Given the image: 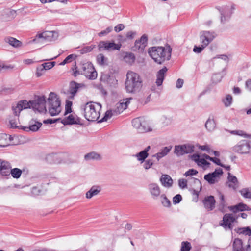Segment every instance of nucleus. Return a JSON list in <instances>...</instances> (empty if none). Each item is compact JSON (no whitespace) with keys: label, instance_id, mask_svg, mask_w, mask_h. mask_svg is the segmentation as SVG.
<instances>
[{"label":"nucleus","instance_id":"nucleus-13","mask_svg":"<svg viewBox=\"0 0 251 251\" xmlns=\"http://www.w3.org/2000/svg\"><path fill=\"white\" fill-rule=\"evenodd\" d=\"M249 142L245 140H242L233 148V150L239 153L246 154L248 153L250 149Z\"/></svg>","mask_w":251,"mask_h":251},{"label":"nucleus","instance_id":"nucleus-35","mask_svg":"<svg viewBox=\"0 0 251 251\" xmlns=\"http://www.w3.org/2000/svg\"><path fill=\"white\" fill-rule=\"evenodd\" d=\"M220 201L218 205V209L223 213L226 211V204L224 200V196L221 193H219Z\"/></svg>","mask_w":251,"mask_h":251},{"label":"nucleus","instance_id":"nucleus-10","mask_svg":"<svg viewBox=\"0 0 251 251\" xmlns=\"http://www.w3.org/2000/svg\"><path fill=\"white\" fill-rule=\"evenodd\" d=\"M194 151V146L189 144L175 146L174 153L177 156L191 153Z\"/></svg>","mask_w":251,"mask_h":251},{"label":"nucleus","instance_id":"nucleus-58","mask_svg":"<svg viewBox=\"0 0 251 251\" xmlns=\"http://www.w3.org/2000/svg\"><path fill=\"white\" fill-rule=\"evenodd\" d=\"M182 200V197L180 194H177L173 198V202L174 204L179 203Z\"/></svg>","mask_w":251,"mask_h":251},{"label":"nucleus","instance_id":"nucleus-7","mask_svg":"<svg viewBox=\"0 0 251 251\" xmlns=\"http://www.w3.org/2000/svg\"><path fill=\"white\" fill-rule=\"evenodd\" d=\"M132 124L139 133H145L152 131V128L144 118H135L132 120Z\"/></svg>","mask_w":251,"mask_h":251},{"label":"nucleus","instance_id":"nucleus-41","mask_svg":"<svg viewBox=\"0 0 251 251\" xmlns=\"http://www.w3.org/2000/svg\"><path fill=\"white\" fill-rule=\"evenodd\" d=\"M233 101L232 97L231 95H226L225 97L223 98L222 101L226 107H228L231 106Z\"/></svg>","mask_w":251,"mask_h":251},{"label":"nucleus","instance_id":"nucleus-39","mask_svg":"<svg viewBox=\"0 0 251 251\" xmlns=\"http://www.w3.org/2000/svg\"><path fill=\"white\" fill-rule=\"evenodd\" d=\"M133 156L137 158L138 161L141 162V163H143L145 161V159L148 157L149 153H146V151H142Z\"/></svg>","mask_w":251,"mask_h":251},{"label":"nucleus","instance_id":"nucleus-26","mask_svg":"<svg viewBox=\"0 0 251 251\" xmlns=\"http://www.w3.org/2000/svg\"><path fill=\"white\" fill-rule=\"evenodd\" d=\"M7 163L9 164V169H8V174L6 175H2V176H9L10 174L14 178H19L21 176L22 173V170L19 168H14L11 169V166L10 163L7 161Z\"/></svg>","mask_w":251,"mask_h":251},{"label":"nucleus","instance_id":"nucleus-17","mask_svg":"<svg viewBox=\"0 0 251 251\" xmlns=\"http://www.w3.org/2000/svg\"><path fill=\"white\" fill-rule=\"evenodd\" d=\"M215 35L213 33L209 31H202L200 33V40L201 44L204 46H207L213 40Z\"/></svg>","mask_w":251,"mask_h":251},{"label":"nucleus","instance_id":"nucleus-4","mask_svg":"<svg viewBox=\"0 0 251 251\" xmlns=\"http://www.w3.org/2000/svg\"><path fill=\"white\" fill-rule=\"evenodd\" d=\"M48 110L51 116L58 115L61 111V102L59 97L54 93L51 92L48 98Z\"/></svg>","mask_w":251,"mask_h":251},{"label":"nucleus","instance_id":"nucleus-57","mask_svg":"<svg viewBox=\"0 0 251 251\" xmlns=\"http://www.w3.org/2000/svg\"><path fill=\"white\" fill-rule=\"evenodd\" d=\"M198 171L194 169H189L188 171H186L185 174H184V175L186 176H193V175H195L196 174H198Z\"/></svg>","mask_w":251,"mask_h":251},{"label":"nucleus","instance_id":"nucleus-42","mask_svg":"<svg viewBox=\"0 0 251 251\" xmlns=\"http://www.w3.org/2000/svg\"><path fill=\"white\" fill-rule=\"evenodd\" d=\"M240 193L244 198L251 199V188L242 189Z\"/></svg>","mask_w":251,"mask_h":251},{"label":"nucleus","instance_id":"nucleus-8","mask_svg":"<svg viewBox=\"0 0 251 251\" xmlns=\"http://www.w3.org/2000/svg\"><path fill=\"white\" fill-rule=\"evenodd\" d=\"M80 71L81 74L89 79L94 80L97 77V73L93 64L90 62L83 64Z\"/></svg>","mask_w":251,"mask_h":251},{"label":"nucleus","instance_id":"nucleus-36","mask_svg":"<svg viewBox=\"0 0 251 251\" xmlns=\"http://www.w3.org/2000/svg\"><path fill=\"white\" fill-rule=\"evenodd\" d=\"M230 211H232V212L236 213L239 211H243L245 210H247L248 206L242 203H240L238 205H236L235 206H230L228 207Z\"/></svg>","mask_w":251,"mask_h":251},{"label":"nucleus","instance_id":"nucleus-49","mask_svg":"<svg viewBox=\"0 0 251 251\" xmlns=\"http://www.w3.org/2000/svg\"><path fill=\"white\" fill-rule=\"evenodd\" d=\"M46 71V70L43 68V67L41 65L40 66H38L36 68V74H35L36 76L37 77H39L45 74Z\"/></svg>","mask_w":251,"mask_h":251},{"label":"nucleus","instance_id":"nucleus-63","mask_svg":"<svg viewBox=\"0 0 251 251\" xmlns=\"http://www.w3.org/2000/svg\"><path fill=\"white\" fill-rule=\"evenodd\" d=\"M199 149H201V150L206 151L208 153H210V149H209V147L207 145H204V146L200 145L199 146Z\"/></svg>","mask_w":251,"mask_h":251},{"label":"nucleus","instance_id":"nucleus-45","mask_svg":"<svg viewBox=\"0 0 251 251\" xmlns=\"http://www.w3.org/2000/svg\"><path fill=\"white\" fill-rule=\"evenodd\" d=\"M227 131L232 135H238L244 137L247 136V134L244 131L241 130H227Z\"/></svg>","mask_w":251,"mask_h":251},{"label":"nucleus","instance_id":"nucleus-23","mask_svg":"<svg viewBox=\"0 0 251 251\" xmlns=\"http://www.w3.org/2000/svg\"><path fill=\"white\" fill-rule=\"evenodd\" d=\"M160 181L163 186L166 188H170L172 186L173 181L170 176L163 174L160 178Z\"/></svg>","mask_w":251,"mask_h":251},{"label":"nucleus","instance_id":"nucleus-51","mask_svg":"<svg viewBox=\"0 0 251 251\" xmlns=\"http://www.w3.org/2000/svg\"><path fill=\"white\" fill-rule=\"evenodd\" d=\"M153 164V162L152 159L145 160L143 167L145 170H148L152 167Z\"/></svg>","mask_w":251,"mask_h":251},{"label":"nucleus","instance_id":"nucleus-52","mask_svg":"<svg viewBox=\"0 0 251 251\" xmlns=\"http://www.w3.org/2000/svg\"><path fill=\"white\" fill-rule=\"evenodd\" d=\"M222 78V75L219 74H215L212 76V81L214 83H217L221 81Z\"/></svg>","mask_w":251,"mask_h":251},{"label":"nucleus","instance_id":"nucleus-5","mask_svg":"<svg viewBox=\"0 0 251 251\" xmlns=\"http://www.w3.org/2000/svg\"><path fill=\"white\" fill-rule=\"evenodd\" d=\"M72 102L67 100L66 101L65 112L64 113V115L66 116V117L62 119L61 121L64 125L80 124V119L75 114H71L67 116H66L68 114L72 112Z\"/></svg>","mask_w":251,"mask_h":251},{"label":"nucleus","instance_id":"nucleus-56","mask_svg":"<svg viewBox=\"0 0 251 251\" xmlns=\"http://www.w3.org/2000/svg\"><path fill=\"white\" fill-rule=\"evenodd\" d=\"M9 123L10 124L11 127L12 128H16L18 126V125L19 124L18 118L17 119H11L9 121Z\"/></svg>","mask_w":251,"mask_h":251},{"label":"nucleus","instance_id":"nucleus-18","mask_svg":"<svg viewBox=\"0 0 251 251\" xmlns=\"http://www.w3.org/2000/svg\"><path fill=\"white\" fill-rule=\"evenodd\" d=\"M235 218L231 214H226L223 218L220 225L224 228L228 227L229 229L231 228L232 224L234 222Z\"/></svg>","mask_w":251,"mask_h":251},{"label":"nucleus","instance_id":"nucleus-15","mask_svg":"<svg viewBox=\"0 0 251 251\" xmlns=\"http://www.w3.org/2000/svg\"><path fill=\"white\" fill-rule=\"evenodd\" d=\"M30 108V104L26 100H22L17 103L13 104L12 107L13 113L16 116H18L20 112L25 109Z\"/></svg>","mask_w":251,"mask_h":251},{"label":"nucleus","instance_id":"nucleus-28","mask_svg":"<svg viewBox=\"0 0 251 251\" xmlns=\"http://www.w3.org/2000/svg\"><path fill=\"white\" fill-rule=\"evenodd\" d=\"M101 191V188L99 186H93L86 193L87 199H90L93 197L99 194Z\"/></svg>","mask_w":251,"mask_h":251},{"label":"nucleus","instance_id":"nucleus-21","mask_svg":"<svg viewBox=\"0 0 251 251\" xmlns=\"http://www.w3.org/2000/svg\"><path fill=\"white\" fill-rule=\"evenodd\" d=\"M204 207L208 210H212L215 207V200L213 196H210L205 197L203 201Z\"/></svg>","mask_w":251,"mask_h":251},{"label":"nucleus","instance_id":"nucleus-48","mask_svg":"<svg viewBox=\"0 0 251 251\" xmlns=\"http://www.w3.org/2000/svg\"><path fill=\"white\" fill-rule=\"evenodd\" d=\"M106 60L107 59L102 54H99L97 57L98 63L101 65H104L106 63Z\"/></svg>","mask_w":251,"mask_h":251},{"label":"nucleus","instance_id":"nucleus-43","mask_svg":"<svg viewBox=\"0 0 251 251\" xmlns=\"http://www.w3.org/2000/svg\"><path fill=\"white\" fill-rule=\"evenodd\" d=\"M237 232L239 234L250 236L251 235V229L249 227L239 228L238 229Z\"/></svg>","mask_w":251,"mask_h":251},{"label":"nucleus","instance_id":"nucleus-29","mask_svg":"<svg viewBox=\"0 0 251 251\" xmlns=\"http://www.w3.org/2000/svg\"><path fill=\"white\" fill-rule=\"evenodd\" d=\"M81 84L76 83L75 82H72L70 84L69 88V93L70 96L69 97L71 99H73L75 95L78 91V89L80 87Z\"/></svg>","mask_w":251,"mask_h":251},{"label":"nucleus","instance_id":"nucleus-3","mask_svg":"<svg viewBox=\"0 0 251 251\" xmlns=\"http://www.w3.org/2000/svg\"><path fill=\"white\" fill-rule=\"evenodd\" d=\"M101 105L100 103L88 102L83 107L84 116L89 121H96L100 116Z\"/></svg>","mask_w":251,"mask_h":251},{"label":"nucleus","instance_id":"nucleus-1","mask_svg":"<svg viewBox=\"0 0 251 251\" xmlns=\"http://www.w3.org/2000/svg\"><path fill=\"white\" fill-rule=\"evenodd\" d=\"M172 48L170 46L166 47L153 46L148 49L150 56L156 63L161 64L165 60H170L171 56Z\"/></svg>","mask_w":251,"mask_h":251},{"label":"nucleus","instance_id":"nucleus-61","mask_svg":"<svg viewBox=\"0 0 251 251\" xmlns=\"http://www.w3.org/2000/svg\"><path fill=\"white\" fill-rule=\"evenodd\" d=\"M135 48L137 50H143L144 49V45H142V43L138 40H136L135 42Z\"/></svg>","mask_w":251,"mask_h":251},{"label":"nucleus","instance_id":"nucleus-33","mask_svg":"<svg viewBox=\"0 0 251 251\" xmlns=\"http://www.w3.org/2000/svg\"><path fill=\"white\" fill-rule=\"evenodd\" d=\"M124 54V61L129 65H132L135 62V56L133 53L126 52Z\"/></svg>","mask_w":251,"mask_h":251},{"label":"nucleus","instance_id":"nucleus-24","mask_svg":"<svg viewBox=\"0 0 251 251\" xmlns=\"http://www.w3.org/2000/svg\"><path fill=\"white\" fill-rule=\"evenodd\" d=\"M229 187L235 190L239 186V182L236 176L228 173V181L227 182Z\"/></svg>","mask_w":251,"mask_h":251},{"label":"nucleus","instance_id":"nucleus-31","mask_svg":"<svg viewBox=\"0 0 251 251\" xmlns=\"http://www.w3.org/2000/svg\"><path fill=\"white\" fill-rule=\"evenodd\" d=\"M205 126L209 131H213L216 127V123L213 116H210L206 121Z\"/></svg>","mask_w":251,"mask_h":251},{"label":"nucleus","instance_id":"nucleus-20","mask_svg":"<svg viewBox=\"0 0 251 251\" xmlns=\"http://www.w3.org/2000/svg\"><path fill=\"white\" fill-rule=\"evenodd\" d=\"M192 159L196 162L198 165L205 169L209 167L210 163L208 162L204 158H202L198 154H194L192 156Z\"/></svg>","mask_w":251,"mask_h":251},{"label":"nucleus","instance_id":"nucleus-60","mask_svg":"<svg viewBox=\"0 0 251 251\" xmlns=\"http://www.w3.org/2000/svg\"><path fill=\"white\" fill-rule=\"evenodd\" d=\"M139 41L140 43H142V45H144V48L146 46L147 41H148V37L146 34L143 35L140 38Z\"/></svg>","mask_w":251,"mask_h":251},{"label":"nucleus","instance_id":"nucleus-14","mask_svg":"<svg viewBox=\"0 0 251 251\" xmlns=\"http://www.w3.org/2000/svg\"><path fill=\"white\" fill-rule=\"evenodd\" d=\"M98 46L100 50H104L108 51H112L115 50H119L121 47V45L106 41L100 42Z\"/></svg>","mask_w":251,"mask_h":251},{"label":"nucleus","instance_id":"nucleus-64","mask_svg":"<svg viewBox=\"0 0 251 251\" xmlns=\"http://www.w3.org/2000/svg\"><path fill=\"white\" fill-rule=\"evenodd\" d=\"M33 195H38L40 193V190L37 187H33L31 190Z\"/></svg>","mask_w":251,"mask_h":251},{"label":"nucleus","instance_id":"nucleus-19","mask_svg":"<svg viewBox=\"0 0 251 251\" xmlns=\"http://www.w3.org/2000/svg\"><path fill=\"white\" fill-rule=\"evenodd\" d=\"M220 11L221 15V21L222 23H224L228 20L232 13L231 8L228 6L222 7Z\"/></svg>","mask_w":251,"mask_h":251},{"label":"nucleus","instance_id":"nucleus-46","mask_svg":"<svg viewBox=\"0 0 251 251\" xmlns=\"http://www.w3.org/2000/svg\"><path fill=\"white\" fill-rule=\"evenodd\" d=\"M76 57V56L74 54H70L68 55L61 63H60V65H64L65 64L72 62Z\"/></svg>","mask_w":251,"mask_h":251},{"label":"nucleus","instance_id":"nucleus-32","mask_svg":"<svg viewBox=\"0 0 251 251\" xmlns=\"http://www.w3.org/2000/svg\"><path fill=\"white\" fill-rule=\"evenodd\" d=\"M172 149L171 146L165 147L163 148L159 152L153 155V157H156L158 160L163 157L166 156L171 151Z\"/></svg>","mask_w":251,"mask_h":251},{"label":"nucleus","instance_id":"nucleus-54","mask_svg":"<svg viewBox=\"0 0 251 251\" xmlns=\"http://www.w3.org/2000/svg\"><path fill=\"white\" fill-rule=\"evenodd\" d=\"M205 47L206 46H203L202 44H201V46H195L193 48V51L197 53H201Z\"/></svg>","mask_w":251,"mask_h":251},{"label":"nucleus","instance_id":"nucleus-55","mask_svg":"<svg viewBox=\"0 0 251 251\" xmlns=\"http://www.w3.org/2000/svg\"><path fill=\"white\" fill-rule=\"evenodd\" d=\"M94 46H86L81 50V53L89 52L94 49Z\"/></svg>","mask_w":251,"mask_h":251},{"label":"nucleus","instance_id":"nucleus-62","mask_svg":"<svg viewBox=\"0 0 251 251\" xmlns=\"http://www.w3.org/2000/svg\"><path fill=\"white\" fill-rule=\"evenodd\" d=\"M125 28V26L123 24H119L114 27V30L116 32H119L123 30Z\"/></svg>","mask_w":251,"mask_h":251},{"label":"nucleus","instance_id":"nucleus-12","mask_svg":"<svg viewBox=\"0 0 251 251\" xmlns=\"http://www.w3.org/2000/svg\"><path fill=\"white\" fill-rule=\"evenodd\" d=\"M148 191L153 200L158 199L162 194L161 190L159 185L156 183H150L148 185Z\"/></svg>","mask_w":251,"mask_h":251},{"label":"nucleus","instance_id":"nucleus-2","mask_svg":"<svg viewBox=\"0 0 251 251\" xmlns=\"http://www.w3.org/2000/svg\"><path fill=\"white\" fill-rule=\"evenodd\" d=\"M125 85L127 92L136 93L142 87L143 80L142 77L138 73L132 71H128L126 75Z\"/></svg>","mask_w":251,"mask_h":251},{"label":"nucleus","instance_id":"nucleus-50","mask_svg":"<svg viewBox=\"0 0 251 251\" xmlns=\"http://www.w3.org/2000/svg\"><path fill=\"white\" fill-rule=\"evenodd\" d=\"M55 65V62H49L41 64L42 66L46 70L51 69Z\"/></svg>","mask_w":251,"mask_h":251},{"label":"nucleus","instance_id":"nucleus-38","mask_svg":"<svg viewBox=\"0 0 251 251\" xmlns=\"http://www.w3.org/2000/svg\"><path fill=\"white\" fill-rule=\"evenodd\" d=\"M5 41L6 42L9 43L10 45H12L15 47H19L22 44L20 41L11 37L6 38L5 39Z\"/></svg>","mask_w":251,"mask_h":251},{"label":"nucleus","instance_id":"nucleus-27","mask_svg":"<svg viewBox=\"0 0 251 251\" xmlns=\"http://www.w3.org/2000/svg\"><path fill=\"white\" fill-rule=\"evenodd\" d=\"M167 71V68L164 67L157 72L156 84L158 86L162 85L165 77V74Z\"/></svg>","mask_w":251,"mask_h":251},{"label":"nucleus","instance_id":"nucleus-22","mask_svg":"<svg viewBox=\"0 0 251 251\" xmlns=\"http://www.w3.org/2000/svg\"><path fill=\"white\" fill-rule=\"evenodd\" d=\"M42 125V124L41 122L32 119L29 122V126L28 127H25L24 130L26 131L28 130L33 132L37 131L41 126Z\"/></svg>","mask_w":251,"mask_h":251},{"label":"nucleus","instance_id":"nucleus-25","mask_svg":"<svg viewBox=\"0 0 251 251\" xmlns=\"http://www.w3.org/2000/svg\"><path fill=\"white\" fill-rule=\"evenodd\" d=\"M15 137L6 134H0V147H4L10 145V142Z\"/></svg>","mask_w":251,"mask_h":251},{"label":"nucleus","instance_id":"nucleus-53","mask_svg":"<svg viewBox=\"0 0 251 251\" xmlns=\"http://www.w3.org/2000/svg\"><path fill=\"white\" fill-rule=\"evenodd\" d=\"M112 29H113L112 27H111V26L108 27L106 28L105 30H103L101 31V32H100V33H99L98 35L100 37L106 35L109 33L111 32Z\"/></svg>","mask_w":251,"mask_h":251},{"label":"nucleus","instance_id":"nucleus-9","mask_svg":"<svg viewBox=\"0 0 251 251\" xmlns=\"http://www.w3.org/2000/svg\"><path fill=\"white\" fill-rule=\"evenodd\" d=\"M30 108L31 107L35 111L40 113L47 111L45 106L46 100L44 96L38 97L35 100L30 101Z\"/></svg>","mask_w":251,"mask_h":251},{"label":"nucleus","instance_id":"nucleus-11","mask_svg":"<svg viewBox=\"0 0 251 251\" xmlns=\"http://www.w3.org/2000/svg\"><path fill=\"white\" fill-rule=\"evenodd\" d=\"M223 174V171L221 169H216L214 172L205 175L204 179L210 184H214L219 181L220 176Z\"/></svg>","mask_w":251,"mask_h":251},{"label":"nucleus","instance_id":"nucleus-34","mask_svg":"<svg viewBox=\"0 0 251 251\" xmlns=\"http://www.w3.org/2000/svg\"><path fill=\"white\" fill-rule=\"evenodd\" d=\"M233 251H244L243 247V242L239 238L234 240L233 243Z\"/></svg>","mask_w":251,"mask_h":251},{"label":"nucleus","instance_id":"nucleus-30","mask_svg":"<svg viewBox=\"0 0 251 251\" xmlns=\"http://www.w3.org/2000/svg\"><path fill=\"white\" fill-rule=\"evenodd\" d=\"M9 169V166L7 161L0 159V172L1 175H8Z\"/></svg>","mask_w":251,"mask_h":251},{"label":"nucleus","instance_id":"nucleus-44","mask_svg":"<svg viewBox=\"0 0 251 251\" xmlns=\"http://www.w3.org/2000/svg\"><path fill=\"white\" fill-rule=\"evenodd\" d=\"M114 110H107L103 118L99 121V122L106 121L108 119L110 118L113 115H116L114 112Z\"/></svg>","mask_w":251,"mask_h":251},{"label":"nucleus","instance_id":"nucleus-59","mask_svg":"<svg viewBox=\"0 0 251 251\" xmlns=\"http://www.w3.org/2000/svg\"><path fill=\"white\" fill-rule=\"evenodd\" d=\"M187 181L185 179H180L178 181L179 186L184 189L187 187Z\"/></svg>","mask_w":251,"mask_h":251},{"label":"nucleus","instance_id":"nucleus-47","mask_svg":"<svg viewBox=\"0 0 251 251\" xmlns=\"http://www.w3.org/2000/svg\"><path fill=\"white\" fill-rule=\"evenodd\" d=\"M191 249V244L186 241L181 243V251H189Z\"/></svg>","mask_w":251,"mask_h":251},{"label":"nucleus","instance_id":"nucleus-16","mask_svg":"<svg viewBox=\"0 0 251 251\" xmlns=\"http://www.w3.org/2000/svg\"><path fill=\"white\" fill-rule=\"evenodd\" d=\"M131 100H132V98H128L121 100L116 104L113 112L116 114H119L122 112L124 110L126 109Z\"/></svg>","mask_w":251,"mask_h":251},{"label":"nucleus","instance_id":"nucleus-40","mask_svg":"<svg viewBox=\"0 0 251 251\" xmlns=\"http://www.w3.org/2000/svg\"><path fill=\"white\" fill-rule=\"evenodd\" d=\"M84 158L86 160H100L101 157L99 154L95 152H91L86 154L84 156Z\"/></svg>","mask_w":251,"mask_h":251},{"label":"nucleus","instance_id":"nucleus-6","mask_svg":"<svg viewBox=\"0 0 251 251\" xmlns=\"http://www.w3.org/2000/svg\"><path fill=\"white\" fill-rule=\"evenodd\" d=\"M57 36V33L53 31H45L36 35L35 37L29 43L36 44H45L48 42L52 41Z\"/></svg>","mask_w":251,"mask_h":251},{"label":"nucleus","instance_id":"nucleus-37","mask_svg":"<svg viewBox=\"0 0 251 251\" xmlns=\"http://www.w3.org/2000/svg\"><path fill=\"white\" fill-rule=\"evenodd\" d=\"M158 199H159L160 201L163 206L165 207H170L171 205V201L167 198L166 195L162 193L159 197Z\"/></svg>","mask_w":251,"mask_h":251}]
</instances>
